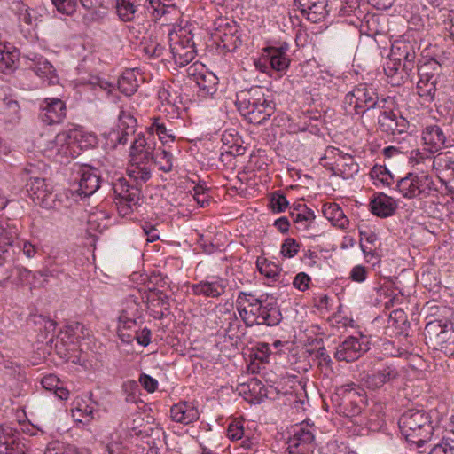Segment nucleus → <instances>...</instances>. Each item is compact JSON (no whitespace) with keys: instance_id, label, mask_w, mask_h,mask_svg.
<instances>
[{"instance_id":"f257e3e1","label":"nucleus","mask_w":454,"mask_h":454,"mask_svg":"<svg viewBox=\"0 0 454 454\" xmlns=\"http://www.w3.org/2000/svg\"><path fill=\"white\" fill-rule=\"evenodd\" d=\"M239 111L253 124L261 125L275 112V103L267 98L262 87L242 91L238 97Z\"/></svg>"},{"instance_id":"f03ea898","label":"nucleus","mask_w":454,"mask_h":454,"mask_svg":"<svg viewBox=\"0 0 454 454\" xmlns=\"http://www.w3.org/2000/svg\"><path fill=\"white\" fill-rule=\"evenodd\" d=\"M399 428L407 442L423 445L433 434L434 427L428 413L423 410L411 409L398 420Z\"/></svg>"},{"instance_id":"7ed1b4c3","label":"nucleus","mask_w":454,"mask_h":454,"mask_svg":"<svg viewBox=\"0 0 454 454\" xmlns=\"http://www.w3.org/2000/svg\"><path fill=\"white\" fill-rule=\"evenodd\" d=\"M130 157L132 165L128 169L129 181L141 188L142 184L151 178V170L143 165L153 159V148L146 143L144 136H138L131 145Z\"/></svg>"},{"instance_id":"20e7f679","label":"nucleus","mask_w":454,"mask_h":454,"mask_svg":"<svg viewBox=\"0 0 454 454\" xmlns=\"http://www.w3.org/2000/svg\"><path fill=\"white\" fill-rule=\"evenodd\" d=\"M376 107H380L376 89L366 83L355 87L344 98V108L350 114L363 115Z\"/></svg>"},{"instance_id":"39448f33","label":"nucleus","mask_w":454,"mask_h":454,"mask_svg":"<svg viewBox=\"0 0 454 454\" xmlns=\"http://www.w3.org/2000/svg\"><path fill=\"white\" fill-rule=\"evenodd\" d=\"M432 177L425 174L409 173L397 181L396 188L404 198L412 199L419 195L427 197L434 189Z\"/></svg>"},{"instance_id":"423d86ee","label":"nucleus","mask_w":454,"mask_h":454,"mask_svg":"<svg viewBox=\"0 0 454 454\" xmlns=\"http://www.w3.org/2000/svg\"><path fill=\"white\" fill-rule=\"evenodd\" d=\"M45 155L52 160L67 164L71 159L79 154L70 142V135L67 131L59 133L55 138L49 141L46 148L44 149Z\"/></svg>"},{"instance_id":"0eeeda50","label":"nucleus","mask_w":454,"mask_h":454,"mask_svg":"<svg viewBox=\"0 0 454 454\" xmlns=\"http://www.w3.org/2000/svg\"><path fill=\"white\" fill-rule=\"evenodd\" d=\"M170 51L175 63L184 67L192 62L196 56L195 43L190 32L184 31L176 35V39L171 38Z\"/></svg>"},{"instance_id":"6e6552de","label":"nucleus","mask_w":454,"mask_h":454,"mask_svg":"<svg viewBox=\"0 0 454 454\" xmlns=\"http://www.w3.org/2000/svg\"><path fill=\"white\" fill-rule=\"evenodd\" d=\"M378 123L382 132L392 136L394 139L398 142L411 137L408 132V121L392 111L381 112V114L379 116Z\"/></svg>"},{"instance_id":"1a4fd4ad","label":"nucleus","mask_w":454,"mask_h":454,"mask_svg":"<svg viewBox=\"0 0 454 454\" xmlns=\"http://www.w3.org/2000/svg\"><path fill=\"white\" fill-rule=\"evenodd\" d=\"M338 395L341 402L340 405L343 407L347 416H356L361 413L364 405L366 403V397L363 391L354 386H348L340 390Z\"/></svg>"},{"instance_id":"9d476101","label":"nucleus","mask_w":454,"mask_h":454,"mask_svg":"<svg viewBox=\"0 0 454 454\" xmlns=\"http://www.w3.org/2000/svg\"><path fill=\"white\" fill-rule=\"evenodd\" d=\"M367 349V343L354 336H348L336 348L334 357L339 361L350 363L358 359Z\"/></svg>"},{"instance_id":"9b49d317","label":"nucleus","mask_w":454,"mask_h":454,"mask_svg":"<svg viewBox=\"0 0 454 454\" xmlns=\"http://www.w3.org/2000/svg\"><path fill=\"white\" fill-rule=\"evenodd\" d=\"M40 108V118L47 125L59 124L66 117V104L61 99L45 98Z\"/></svg>"},{"instance_id":"f8f14e48","label":"nucleus","mask_w":454,"mask_h":454,"mask_svg":"<svg viewBox=\"0 0 454 454\" xmlns=\"http://www.w3.org/2000/svg\"><path fill=\"white\" fill-rule=\"evenodd\" d=\"M79 174L81 178L78 188L74 191L72 190L71 192L73 195L77 193L79 196L90 197L100 187L101 178L98 170L90 167H83L79 171Z\"/></svg>"},{"instance_id":"ddd939ff","label":"nucleus","mask_w":454,"mask_h":454,"mask_svg":"<svg viewBox=\"0 0 454 454\" xmlns=\"http://www.w3.org/2000/svg\"><path fill=\"white\" fill-rule=\"evenodd\" d=\"M399 377V372L393 364L385 365L364 377L363 384L369 389L376 390Z\"/></svg>"},{"instance_id":"4468645a","label":"nucleus","mask_w":454,"mask_h":454,"mask_svg":"<svg viewBox=\"0 0 454 454\" xmlns=\"http://www.w3.org/2000/svg\"><path fill=\"white\" fill-rule=\"evenodd\" d=\"M113 190L117 200L138 204L141 198V188L126 178H119L114 184Z\"/></svg>"},{"instance_id":"2eb2a0df","label":"nucleus","mask_w":454,"mask_h":454,"mask_svg":"<svg viewBox=\"0 0 454 454\" xmlns=\"http://www.w3.org/2000/svg\"><path fill=\"white\" fill-rule=\"evenodd\" d=\"M21 120L20 106L18 101L12 98H4L0 108V121L5 129H12Z\"/></svg>"},{"instance_id":"dca6fc26","label":"nucleus","mask_w":454,"mask_h":454,"mask_svg":"<svg viewBox=\"0 0 454 454\" xmlns=\"http://www.w3.org/2000/svg\"><path fill=\"white\" fill-rule=\"evenodd\" d=\"M422 139L427 150L431 153H437L444 147L446 136L442 128L437 125H430L424 129Z\"/></svg>"},{"instance_id":"f3484780","label":"nucleus","mask_w":454,"mask_h":454,"mask_svg":"<svg viewBox=\"0 0 454 454\" xmlns=\"http://www.w3.org/2000/svg\"><path fill=\"white\" fill-rule=\"evenodd\" d=\"M170 417L176 422L188 425L198 420L200 414L193 403L181 402L171 407Z\"/></svg>"},{"instance_id":"a211bd4d","label":"nucleus","mask_w":454,"mask_h":454,"mask_svg":"<svg viewBox=\"0 0 454 454\" xmlns=\"http://www.w3.org/2000/svg\"><path fill=\"white\" fill-rule=\"evenodd\" d=\"M287 50L288 43H282L278 47L269 46L264 49L272 69L282 72L289 67L290 59L286 56Z\"/></svg>"},{"instance_id":"6ab92c4d","label":"nucleus","mask_w":454,"mask_h":454,"mask_svg":"<svg viewBox=\"0 0 454 454\" xmlns=\"http://www.w3.org/2000/svg\"><path fill=\"white\" fill-rule=\"evenodd\" d=\"M226 281L222 278H213L211 281H200L192 286V291L196 295L216 298L225 292Z\"/></svg>"},{"instance_id":"aec40b11","label":"nucleus","mask_w":454,"mask_h":454,"mask_svg":"<svg viewBox=\"0 0 454 454\" xmlns=\"http://www.w3.org/2000/svg\"><path fill=\"white\" fill-rule=\"evenodd\" d=\"M294 4L301 10V13L307 15V19L317 22L325 17L326 3L325 0H294Z\"/></svg>"},{"instance_id":"412c9836","label":"nucleus","mask_w":454,"mask_h":454,"mask_svg":"<svg viewBox=\"0 0 454 454\" xmlns=\"http://www.w3.org/2000/svg\"><path fill=\"white\" fill-rule=\"evenodd\" d=\"M26 58L30 61L28 67L33 70L36 75L46 77L51 82L57 77L54 67L47 59L35 53L27 55Z\"/></svg>"},{"instance_id":"4be33fe9","label":"nucleus","mask_w":454,"mask_h":454,"mask_svg":"<svg viewBox=\"0 0 454 454\" xmlns=\"http://www.w3.org/2000/svg\"><path fill=\"white\" fill-rule=\"evenodd\" d=\"M370 206L372 213L381 218L393 215L397 208L395 200L384 193H379L371 201Z\"/></svg>"},{"instance_id":"5701e85b","label":"nucleus","mask_w":454,"mask_h":454,"mask_svg":"<svg viewBox=\"0 0 454 454\" xmlns=\"http://www.w3.org/2000/svg\"><path fill=\"white\" fill-rule=\"evenodd\" d=\"M238 29L235 23L229 24L224 22V25L219 24L215 35L223 43V48L228 51H233L241 43L239 37L236 35Z\"/></svg>"},{"instance_id":"b1692460","label":"nucleus","mask_w":454,"mask_h":454,"mask_svg":"<svg viewBox=\"0 0 454 454\" xmlns=\"http://www.w3.org/2000/svg\"><path fill=\"white\" fill-rule=\"evenodd\" d=\"M195 82L199 88V96L212 97L217 91L218 78L210 72L194 74Z\"/></svg>"},{"instance_id":"393cba45","label":"nucleus","mask_w":454,"mask_h":454,"mask_svg":"<svg viewBox=\"0 0 454 454\" xmlns=\"http://www.w3.org/2000/svg\"><path fill=\"white\" fill-rule=\"evenodd\" d=\"M256 311L258 312L256 320H261L260 322H257V324L274 326L278 325L282 319V314L276 303L268 302L266 304H261V306L257 308Z\"/></svg>"},{"instance_id":"a878e982","label":"nucleus","mask_w":454,"mask_h":454,"mask_svg":"<svg viewBox=\"0 0 454 454\" xmlns=\"http://www.w3.org/2000/svg\"><path fill=\"white\" fill-rule=\"evenodd\" d=\"M396 55L397 52L395 49H392L389 59L384 65V72L385 74L390 78L392 84L399 85L401 82H404L405 77L403 75V71L401 70V58L396 57Z\"/></svg>"},{"instance_id":"bb28decb","label":"nucleus","mask_w":454,"mask_h":454,"mask_svg":"<svg viewBox=\"0 0 454 454\" xmlns=\"http://www.w3.org/2000/svg\"><path fill=\"white\" fill-rule=\"evenodd\" d=\"M67 133L70 135V142L75 150H87L89 148L94 147L98 143L96 136L84 133L79 129H69Z\"/></svg>"},{"instance_id":"cd10ccee","label":"nucleus","mask_w":454,"mask_h":454,"mask_svg":"<svg viewBox=\"0 0 454 454\" xmlns=\"http://www.w3.org/2000/svg\"><path fill=\"white\" fill-rule=\"evenodd\" d=\"M323 214L335 226L345 228L348 224L342 208L336 203L325 204Z\"/></svg>"},{"instance_id":"c85d7f7f","label":"nucleus","mask_w":454,"mask_h":454,"mask_svg":"<svg viewBox=\"0 0 454 454\" xmlns=\"http://www.w3.org/2000/svg\"><path fill=\"white\" fill-rule=\"evenodd\" d=\"M292 220L300 225V228L307 229L315 219V213L304 204L297 205L290 213Z\"/></svg>"},{"instance_id":"c756f323","label":"nucleus","mask_w":454,"mask_h":454,"mask_svg":"<svg viewBox=\"0 0 454 454\" xmlns=\"http://www.w3.org/2000/svg\"><path fill=\"white\" fill-rule=\"evenodd\" d=\"M441 71V65L434 59H427L420 65H418V74L419 80L427 82H437L436 75Z\"/></svg>"},{"instance_id":"7c9ffc66","label":"nucleus","mask_w":454,"mask_h":454,"mask_svg":"<svg viewBox=\"0 0 454 454\" xmlns=\"http://www.w3.org/2000/svg\"><path fill=\"white\" fill-rule=\"evenodd\" d=\"M448 450L454 451V414L450 418L442 442L435 444L428 454L440 451L446 453Z\"/></svg>"},{"instance_id":"2f4dec72","label":"nucleus","mask_w":454,"mask_h":454,"mask_svg":"<svg viewBox=\"0 0 454 454\" xmlns=\"http://www.w3.org/2000/svg\"><path fill=\"white\" fill-rule=\"evenodd\" d=\"M138 87L134 70H126L118 80V88L126 96L133 95Z\"/></svg>"},{"instance_id":"473e14b6","label":"nucleus","mask_w":454,"mask_h":454,"mask_svg":"<svg viewBox=\"0 0 454 454\" xmlns=\"http://www.w3.org/2000/svg\"><path fill=\"white\" fill-rule=\"evenodd\" d=\"M140 5V0H117L118 15L123 21H131L135 17L137 7Z\"/></svg>"},{"instance_id":"72a5a7b5","label":"nucleus","mask_w":454,"mask_h":454,"mask_svg":"<svg viewBox=\"0 0 454 454\" xmlns=\"http://www.w3.org/2000/svg\"><path fill=\"white\" fill-rule=\"evenodd\" d=\"M74 331L73 327L67 326L64 330H60L56 338L55 348L58 353L62 355V349L69 350L70 345H74Z\"/></svg>"},{"instance_id":"f704fd0d","label":"nucleus","mask_w":454,"mask_h":454,"mask_svg":"<svg viewBox=\"0 0 454 454\" xmlns=\"http://www.w3.org/2000/svg\"><path fill=\"white\" fill-rule=\"evenodd\" d=\"M148 131L150 134H156L163 144L166 143L164 141L166 137L169 138L171 141L176 139V135L173 130L168 129L165 122L162 121L160 118L153 119L152 124L148 127Z\"/></svg>"},{"instance_id":"c9c22d12","label":"nucleus","mask_w":454,"mask_h":454,"mask_svg":"<svg viewBox=\"0 0 454 454\" xmlns=\"http://www.w3.org/2000/svg\"><path fill=\"white\" fill-rule=\"evenodd\" d=\"M82 6L91 12V19L98 20L102 19L106 13L107 7L104 4V0H80Z\"/></svg>"},{"instance_id":"e433bc0d","label":"nucleus","mask_w":454,"mask_h":454,"mask_svg":"<svg viewBox=\"0 0 454 454\" xmlns=\"http://www.w3.org/2000/svg\"><path fill=\"white\" fill-rule=\"evenodd\" d=\"M19 59V53L17 51H7L6 46H0V68L4 71L12 70L15 64Z\"/></svg>"},{"instance_id":"4c0bfd02","label":"nucleus","mask_w":454,"mask_h":454,"mask_svg":"<svg viewBox=\"0 0 454 454\" xmlns=\"http://www.w3.org/2000/svg\"><path fill=\"white\" fill-rule=\"evenodd\" d=\"M34 321L36 325L43 326V333L41 334L42 337L44 339L49 338V341L52 343L57 322L42 315L35 317Z\"/></svg>"},{"instance_id":"58836bf2","label":"nucleus","mask_w":454,"mask_h":454,"mask_svg":"<svg viewBox=\"0 0 454 454\" xmlns=\"http://www.w3.org/2000/svg\"><path fill=\"white\" fill-rule=\"evenodd\" d=\"M31 191H33L34 194L36 196L38 200H42V205L44 207H51L47 201V198L51 196V193H47V188L45 184V180L41 178H35L31 182Z\"/></svg>"},{"instance_id":"ea45409f","label":"nucleus","mask_w":454,"mask_h":454,"mask_svg":"<svg viewBox=\"0 0 454 454\" xmlns=\"http://www.w3.org/2000/svg\"><path fill=\"white\" fill-rule=\"evenodd\" d=\"M153 156L150 160H153L160 170L169 172L172 169V154L169 152L159 149L156 153H153Z\"/></svg>"},{"instance_id":"a19ab883","label":"nucleus","mask_w":454,"mask_h":454,"mask_svg":"<svg viewBox=\"0 0 454 454\" xmlns=\"http://www.w3.org/2000/svg\"><path fill=\"white\" fill-rule=\"evenodd\" d=\"M436 82L419 80L417 83L418 95L426 102H432L436 91Z\"/></svg>"},{"instance_id":"79ce46f5","label":"nucleus","mask_w":454,"mask_h":454,"mask_svg":"<svg viewBox=\"0 0 454 454\" xmlns=\"http://www.w3.org/2000/svg\"><path fill=\"white\" fill-rule=\"evenodd\" d=\"M359 234L361 236L360 247H361L364 254L365 256H367L369 254L374 255V251L372 248H368L367 247H365L362 243V240L364 239L366 240V242H368L369 244L375 245V243L378 240L377 234L368 228H362V227H359Z\"/></svg>"},{"instance_id":"37998d69","label":"nucleus","mask_w":454,"mask_h":454,"mask_svg":"<svg viewBox=\"0 0 454 454\" xmlns=\"http://www.w3.org/2000/svg\"><path fill=\"white\" fill-rule=\"evenodd\" d=\"M257 268L261 274L270 279H275L281 270L278 264L273 262H268L266 259L263 262L258 261Z\"/></svg>"},{"instance_id":"c03bdc74","label":"nucleus","mask_w":454,"mask_h":454,"mask_svg":"<svg viewBox=\"0 0 454 454\" xmlns=\"http://www.w3.org/2000/svg\"><path fill=\"white\" fill-rule=\"evenodd\" d=\"M245 303L248 304V307L250 308V314L252 317H255L258 315V312L256 311L257 308L261 306V304H263L261 299L254 298L251 294L240 292L237 298V304L243 305Z\"/></svg>"},{"instance_id":"a18cd8bd","label":"nucleus","mask_w":454,"mask_h":454,"mask_svg":"<svg viewBox=\"0 0 454 454\" xmlns=\"http://www.w3.org/2000/svg\"><path fill=\"white\" fill-rule=\"evenodd\" d=\"M392 49H395L397 52L396 57H400L401 60L403 59L404 62L415 63L416 53L410 43H401L400 44L393 45Z\"/></svg>"},{"instance_id":"49530a36","label":"nucleus","mask_w":454,"mask_h":454,"mask_svg":"<svg viewBox=\"0 0 454 454\" xmlns=\"http://www.w3.org/2000/svg\"><path fill=\"white\" fill-rule=\"evenodd\" d=\"M137 320L135 315L130 317L127 310H122L121 315L119 316V336L121 340H123L124 329H130L134 325H136Z\"/></svg>"},{"instance_id":"de8ad7c7","label":"nucleus","mask_w":454,"mask_h":454,"mask_svg":"<svg viewBox=\"0 0 454 454\" xmlns=\"http://www.w3.org/2000/svg\"><path fill=\"white\" fill-rule=\"evenodd\" d=\"M299 249V243L293 238H287L281 246V254L284 257L292 258L298 254Z\"/></svg>"},{"instance_id":"09e8293b","label":"nucleus","mask_w":454,"mask_h":454,"mask_svg":"<svg viewBox=\"0 0 454 454\" xmlns=\"http://www.w3.org/2000/svg\"><path fill=\"white\" fill-rule=\"evenodd\" d=\"M59 12L72 15L77 7V0H51Z\"/></svg>"},{"instance_id":"8fccbe9b","label":"nucleus","mask_w":454,"mask_h":454,"mask_svg":"<svg viewBox=\"0 0 454 454\" xmlns=\"http://www.w3.org/2000/svg\"><path fill=\"white\" fill-rule=\"evenodd\" d=\"M372 177L378 178L381 183L390 185L394 182V178L384 166H375L371 170Z\"/></svg>"},{"instance_id":"3c124183","label":"nucleus","mask_w":454,"mask_h":454,"mask_svg":"<svg viewBox=\"0 0 454 454\" xmlns=\"http://www.w3.org/2000/svg\"><path fill=\"white\" fill-rule=\"evenodd\" d=\"M119 128L120 129H126L130 131L131 133L135 132V129L137 126L136 118L131 115L129 113L125 111H121L119 114Z\"/></svg>"},{"instance_id":"603ef678","label":"nucleus","mask_w":454,"mask_h":454,"mask_svg":"<svg viewBox=\"0 0 454 454\" xmlns=\"http://www.w3.org/2000/svg\"><path fill=\"white\" fill-rule=\"evenodd\" d=\"M445 325H448L446 323L442 324L441 321H432L427 324L425 331L431 340L435 339L436 337H442L440 333H443L442 331L445 329Z\"/></svg>"},{"instance_id":"864d4df0","label":"nucleus","mask_w":454,"mask_h":454,"mask_svg":"<svg viewBox=\"0 0 454 454\" xmlns=\"http://www.w3.org/2000/svg\"><path fill=\"white\" fill-rule=\"evenodd\" d=\"M244 434L243 424L240 421L231 422L227 429V436L229 439L235 441L242 438Z\"/></svg>"},{"instance_id":"5fc2aeb1","label":"nucleus","mask_w":454,"mask_h":454,"mask_svg":"<svg viewBox=\"0 0 454 454\" xmlns=\"http://www.w3.org/2000/svg\"><path fill=\"white\" fill-rule=\"evenodd\" d=\"M132 134L130 131L126 129L113 130L109 133V139L114 143V146L119 145H126L128 142V137Z\"/></svg>"},{"instance_id":"6e6d98bb","label":"nucleus","mask_w":454,"mask_h":454,"mask_svg":"<svg viewBox=\"0 0 454 454\" xmlns=\"http://www.w3.org/2000/svg\"><path fill=\"white\" fill-rule=\"evenodd\" d=\"M270 206L273 211L282 212L287 207L288 201L283 194L274 193L270 200Z\"/></svg>"},{"instance_id":"4d7b16f0","label":"nucleus","mask_w":454,"mask_h":454,"mask_svg":"<svg viewBox=\"0 0 454 454\" xmlns=\"http://www.w3.org/2000/svg\"><path fill=\"white\" fill-rule=\"evenodd\" d=\"M309 282L310 277L304 272H301L295 276L293 285L298 290L305 291L309 288Z\"/></svg>"},{"instance_id":"13d9d810","label":"nucleus","mask_w":454,"mask_h":454,"mask_svg":"<svg viewBox=\"0 0 454 454\" xmlns=\"http://www.w3.org/2000/svg\"><path fill=\"white\" fill-rule=\"evenodd\" d=\"M139 382L145 390L150 393L154 392L158 387V381L151 376L142 373L139 377Z\"/></svg>"},{"instance_id":"bf43d9fd","label":"nucleus","mask_w":454,"mask_h":454,"mask_svg":"<svg viewBox=\"0 0 454 454\" xmlns=\"http://www.w3.org/2000/svg\"><path fill=\"white\" fill-rule=\"evenodd\" d=\"M132 339L136 340L138 344L146 347L151 341V331L145 327L140 332H136Z\"/></svg>"},{"instance_id":"052dcab7","label":"nucleus","mask_w":454,"mask_h":454,"mask_svg":"<svg viewBox=\"0 0 454 454\" xmlns=\"http://www.w3.org/2000/svg\"><path fill=\"white\" fill-rule=\"evenodd\" d=\"M76 412L80 413V415L82 416L86 421H90L94 418L95 409L91 404H87L85 403H78V406L76 407Z\"/></svg>"},{"instance_id":"680f3d73","label":"nucleus","mask_w":454,"mask_h":454,"mask_svg":"<svg viewBox=\"0 0 454 454\" xmlns=\"http://www.w3.org/2000/svg\"><path fill=\"white\" fill-rule=\"evenodd\" d=\"M367 271L362 265L355 266L350 272V278L355 282H363L366 279Z\"/></svg>"},{"instance_id":"e2e57ef3","label":"nucleus","mask_w":454,"mask_h":454,"mask_svg":"<svg viewBox=\"0 0 454 454\" xmlns=\"http://www.w3.org/2000/svg\"><path fill=\"white\" fill-rule=\"evenodd\" d=\"M406 321V315L403 309H395L389 314V322H392V325L396 327L405 324Z\"/></svg>"},{"instance_id":"0e129e2a","label":"nucleus","mask_w":454,"mask_h":454,"mask_svg":"<svg viewBox=\"0 0 454 454\" xmlns=\"http://www.w3.org/2000/svg\"><path fill=\"white\" fill-rule=\"evenodd\" d=\"M298 442L295 444L296 446L301 445V443H310L314 440V435L309 430H305L304 428H301L296 434Z\"/></svg>"},{"instance_id":"69168bd1","label":"nucleus","mask_w":454,"mask_h":454,"mask_svg":"<svg viewBox=\"0 0 454 454\" xmlns=\"http://www.w3.org/2000/svg\"><path fill=\"white\" fill-rule=\"evenodd\" d=\"M237 309L245 324L247 325H253L256 321V316L252 317L250 314V309H247L246 307H242V305L237 304Z\"/></svg>"},{"instance_id":"338daca9","label":"nucleus","mask_w":454,"mask_h":454,"mask_svg":"<svg viewBox=\"0 0 454 454\" xmlns=\"http://www.w3.org/2000/svg\"><path fill=\"white\" fill-rule=\"evenodd\" d=\"M447 155H448V153H438L434 158V161H433L434 166L436 167V168H450L451 162L447 160Z\"/></svg>"},{"instance_id":"774afa93","label":"nucleus","mask_w":454,"mask_h":454,"mask_svg":"<svg viewBox=\"0 0 454 454\" xmlns=\"http://www.w3.org/2000/svg\"><path fill=\"white\" fill-rule=\"evenodd\" d=\"M443 333H440L442 337H436L435 341L439 344H444L449 340L450 339H454V331L451 327H449V325H445V329L442 331Z\"/></svg>"}]
</instances>
